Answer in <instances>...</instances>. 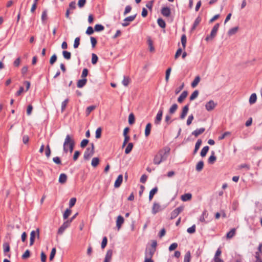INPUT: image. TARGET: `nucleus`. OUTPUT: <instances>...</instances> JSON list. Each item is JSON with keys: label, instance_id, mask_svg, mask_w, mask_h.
I'll use <instances>...</instances> for the list:
<instances>
[{"label": "nucleus", "instance_id": "obj_1", "mask_svg": "<svg viewBox=\"0 0 262 262\" xmlns=\"http://www.w3.org/2000/svg\"><path fill=\"white\" fill-rule=\"evenodd\" d=\"M170 148L168 146L160 149L155 156L153 162L156 165H159L161 163L166 160L170 152Z\"/></svg>", "mask_w": 262, "mask_h": 262}, {"label": "nucleus", "instance_id": "obj_2", "mask_svg": "<svg viewBox=\"0 0 262 262\" xmlns=\"http://www.w3.org/2000/svg\"><path fill=\"white\" fill-rule=\"evenodd\" d=\"M75 141L72 136L67 135L66 137L63 145V151L67 153L69 151L71 153L73 151Z\"/></svg>", "mask_w": 262, "mask_h": 262}, {"label": "nucleus", "instance_id": "obj_3", "mask_svg": "<svg viewBox=\"0 0 262 262\" xmlns=\"http://www.w3.org/2000/svg\"><path fill=\"white\" fill-rule=\"evenodd\" d=\"M220 27V24H216L211 31L210 35H208L205 38V40L207 41H209L213 40V39L216 36L217 32L219 30Z\"/></svg>", "mask_w": 262, "mask_h": 262}, {"label": "nucleus", "instance_id": "obj_4", "mask_svg": "<svg viewBox=\"0 0 262 262\" xmlns=\"http://www.w3.org/2000/svg\"><path fill=\"white\" fill-rule=\"evenodd\" d=\"M91 147H88L86 149L83 155L84 160H88L93 155L94 153V144L93 143H91Z\"/></svg>", "mask_w": 262, "mask_h": 262}, {"label": "nucleus", "instance_id": "obj_5", "mask_svg": "<svg viewBox=\"0 0 262 262\" xmlns=\"http://www.w3.org/2000/svg\"><path fill=\"white\" fill-rule=\"evenodd\" d=\"M36 236H37L38 238L39 237V229H37L36 231L33 230L31 232L30 237V246L33 245Z\"/></svg>", "mask_w": 262, "mask_h": 262}, {"label": "nucleus", "instance_id": "obj_6", "mask_svg": "<svg viewBox=\"0 0 262 262\" xmlns=\"http://www.w3.org/2000/svg\"><path fill=\"white\" fill-rule=\"evenodd\" d=\"M71 220H67L64 222L58 230V234H62L65 230L70 226Z\"/></svg>", "mask_w": 262, "mask_h": 262}, {"label": "nucleus", "instance_id": "obj_7", "mask_svg": "<svg viewBox=\"0 0 262 262\" xmlns=\"http://www.w3.org/2000/svg\"><path fill=\"white\" fill-rule=\"evenodd\" d=\"M162 115H163V109L160 108L156 117V118L154 121V123L156 125H159L160 124L161 121L162 120Z\"/></svg>", "mask_w": 262, "mask_h": 262}, {"label": "nucleus", "instance_id": "obj_8", "mask_svg": "<svg viewBox=\"0 0 262 262\" xmlns=\"http://www.w3.org/2000/svg\"><path fill=\"white\" fill-rule=\"evenodd\" d=\"M136 16V14H135L134 15H131V16L126 17L123 20L124 22L122 24V26H123V27L128 26L129 24V22L133 21L135 19Z\"/></svg>", "mask_w": 262, "mask_h": 262}, {"label": "nucleus", "instance_id": "obj_9", "mask_svg": "<svg viewBox=\"0 0 262 262\" xmlns=\"http://www.w3.org/2000/svg\"><path fill=\"white\" fill-rule=\"evenodd\" d=\"M162 210V208L159 203L156 202L154 203L151 211L153 214H156L157 213L161 211Z\"/></svg>", "mask_w": 262, "mask_h": 262}, {"label": "nucleus", "instance_id": "obj_10", "mask_svg": "<svg viewBox=\"0 0 262 262\" xmlns=\"http://www.w3.org/2000/svg\"><path fill=\"white\" fill-rule=\"evenodd\" d=\"M216 106V103H215L213 100H210L205 105V108L208 111H211Z\"/></svg>", "mask_w": 262, "mask_h": 262}, {"label": "nucleus", "instance_id": "obj_11", "mask_svg": "<svg viewBox=\"0 0 262 262\" xmlns=\"http://www.w3.org/2000/svg\"><path fill=\"white\" fill-rule=\"evenodd\" d=\"M161 14L165 17H169L170 15L171 11L169 7H164L161 9Z\"/></svg>", "mask_w": 262, "mask_h": 262}, {"label": "nucleus", "instance_id": "obj_12", "mask_svg": "<svg viewBox=\"0 0 262 262\" xmlns=\"http://www.w3.org/2000/svg\"><path fill=\"white\" fill-rule=\"evenodd\" d=\"M123 181V176L120 174L117 177L116 180L115 182L114 187L115 188H118L120 186Z\"/></svg>", "mask_w": 262, "mask_h": 262}, {"label": "nucleus", "instance_id": "obj_13", "mask_svg": "<svg viewBox=\"0 0 262 262\" xmlns=\"http://www.w3.org/2000/svg\"><path fill=\"white\" fill-rule=\"evenodd\" d=\"M155 251L156 250L154 248L146 249L145 251V257L151 258Z\"/></svg>", "mask_w": 262, "mask_h": 262}, {"label": "nucleus", "instance_id": "obj_14", "mask_svg": "<svg viewBox=\"0 0 262 262\" xmlns=\"http://www.w3.org/2000/svg\"><path fill=\"white\" fill-rule=\"evenodd\" d=\"M189 110V105L187 104L185 106H184L183 108L182 112L180 115V119H183L186 117L188 112Z\"/></svg>", "mask_w": 262, "mask_h": 262}, {"label": "nucleus", "instance_id": "obj_15", "mask_svg": "<svg viewBox=\"0 0 262 262\" xmlns=\"http://www.w3.org/2000/svg\"><path fill=\"white\" fill-rule=\"evenodd\" d=\"M124 218L121 215H119L117 217V221H116V226L118 228V229L119 230L121 227V225L124 223Z\"/></svg>", "mask_w": 262, "mask_h": 262}, {"label": "nucleus", "instance_id": "obj_16", "mask_svg": "<svg viewBox=\"0 0 262 262\" xmlns=\"http://www.w3.org/2000/svg\"><path fill=\"white\" fill-rule=\"evenodd\" d=\"M205 129L204 127L200 128L199 129H196L193 132H192L191 134L194 135L195 137H198L199 135L203 134Z\"/></svg>", "mask_w": 262, "mask_h": 262}, {"label": "nucleus", "instance_id": "obj_17", "mask_svg": "<svg viewBox=\"0 0 262 262\" xmlns=\"http://www.w3.org/2000/svg\"><path fill=\"white\" fill-rule=\"evenodd\" d=\"M208 215V213H207V210H204L202 215L200 216L199 221L201 222L207 223V222H206L205 221V218L207 217Z\"/></svg>", "mask_w": 262, "mask_h": 262}, {"label": "nucleus", "instance_id": "obj_18", "mask_svg": "<svg viewBox=\"0 0 262 262\" xmlns=\"http://www.w3.org/2000/svg\"><path fill=\"white\" fill-rule=\"evenodd\" d=\"M187 95L188 93L187 91H183L178 99V102L182 103L184 101V100L187 97Z\"/></svg>", "mask_w": 262, "mask_h": 262}, {"label": "nucleus", "instance_id": "obj_19", "mask_svg": "<svg viewBox=\"0 0 262 262\" xmlns=\"http://www.w3.org/2000/svg\"><path fill=\"white\" fill-rule=\"evenodd\" d=\"M86 82L87 79L86 78H82V79H80L77 81V86L79 88H81L86 84Z\"/></svg>", "mask_w": 262, "mask_h": 262}, {"label": "nucleus", "instance_id": "obj_20", "mask_svg": "<svg viewBox=\"0 0 262 262\" xmlns=\"http://www.w3.org/2000/svg\"><path fill=\"white\" fill-rule=\"evenodd\" d=\"M214 155H215L214 151H212L211 152V155L209 157V158L208 159V162L209 164H212L216 161V158Z\"/></svg>", "mask_w": 262, "mask_h": 262}, {"label": "nucleus", "instance_id": "obj_21", "mask_svg": "<svg viewBox=\"0 0 262 262\" xmlns=\"http://www.w3.org/2000/svg\"><path fill=\"white\" fill-rule=\"evenodd\" d=\"M181 200L184 201L186 202L187 201L190 200L192 198V194L190 193H185L182 195H181Z\"/></svg>", "mask_w": 262, "mask_h": 262}, {"label": "nucleus", "instance_id": "obj_22", "mask_svg": "<svg viewBox=\"0 0 262 262\" xmlns=\"http://www.w3.org/2000/svg\"><path fill=\"white\" fill-rule=\"evenodd\" d=\"M202 141L201 139H198L197 142L195 143L194 149L193 151V154L195 155L199 149L200 148V147L201 145L202 144Z\"/></svg>", "mask_w": 262, "mask_h": 262}, {"label": "nucleus", "instance_id": "obj_23", "mask_svg": "<svg viewBox=\"0 0 262 262\" xmlns=\"http://www.w3.org/2000/svg\"><path fill=\"white\" fill-rule=\"evenodd\" d=\"M67 176L65 173H61L59 178V182L61 184H64L66 182Z\"/></svg>", "mask_w": 262, "mask_h": 262}, {"label": "nucleus", "instance_id": "obj_24", "mask_svg": "<svg viewBox=\"0 0 262 262\" xmlns=\"http://www.w3.org/2000/svg\"><path fill=\"white\" fill-rule=\"evenodd\" d=\"M158 190V187H155V188H154L150 191L149 194V201H151L154 195L157 192Z\"/></svg>", "mask_w": 262, "mask_h": 262}, {"label": "nucleus", "instance_id": "obj_25", "mask_svg": "<svg viewBox=\"0 0 262 262\" xmlns=\"http://www.w3.org/2000/svg\"><path fill=\"white\" fill-rule=\"evenodd\" d=\"M151 128V123H147L145 129V136L146 137H148L149 135V134L150 133Z\"/></svg>", "mask_w": 262, "mask_h": 262}, {"label": "nucleus", "instance_id": "obj_26", "mask_svg": "<svg viewBox=\"0 0 262 262\" xmlns=\"http://www.w3.org/2000/svg\"><path fill=\"white\" fill-rule=\"evenodd\" d=\"M200 79L199 76H196L191 84V87L193 88H195L200 82Z\"/></svg>", "mask_w": 262, "mask_h": 262}, {"label": "nucleus", "instance_id": "obj_27", "mask_svg": "<svg viewBox=\"0 0 262 262\" xmlns=\"http://www.w3.org/2000/svg\"><path fill=\"white\" fill-rule=\"evenodd\" d=\"M257 96L255 93H253L250 97L249 102L250 104H254L256 101Z\"/></svg>", "mask_w": 262, "mask_h": 262}, {"label": "nucleus", "instance_id": "obj_28", "mask_svg": "<svg viewBox=\"0 0 262 262\" xmlns=\"http://www.w3.org/2000/svg\"><path fill=\"white\" fill-rule=\"evenodd\" d=\"M209 147L208 146H206L202 148V149L201 150V151L200 153L201 156L202 157L206 156L207 153L208 152V151L209 150Z\"/></svg>", "mask_w": 262, "mask_h": 262}, {"label": "nucleus", "instance_id": "obj_29", "mask_svg": "<svg viewBox=\"0 0 262 262\" xmlns=\"http://www.w3.org/2000/svg\"><path fill=\"white\" fill-rule=\"evenodd\" d=\"M204 167V162L203 161H199L196 165V170L201 171Z\"/></svg>", "mask_w": 262, "mask_h": 262}, {"label": "nucleus", "instance_id": "obj_30", "mask_svg": "<svg viewBox=\"0 0 262 262\" xmlns=\"http://www.w3.org/2000/svg\"><path fill=\"white\" fill-rule=\"evenodd\" d=\"M235 234V229H232L229 232H228L226 234V237L227 238H232Z\"/></svg>", "mask_w": 262, "mask_h": 262}, {"label": "nucleus", "instance_id": "obj_31", "mask_svg": "<svg viewBox=\"0 0 262 262\" xmlns=\"http://www.w3.org/2000/svg\"><path fill=\"white\" fill-rule=\"evenodd\" d=\"M112 254H113V251L112 250H107L104 259L110 261L112 259Z\"/></svg>", "mask_w": 262, "mask_h": 262}, {"label": "nucleus", "instance_id": "obj_32", "mask_svg": "<svg viewBox=\"0 0 262 262\" xmlns=\"http://www.w3.org/2000/svg\"><path fill=\"white\" fill-rule=\"evenodd\" d=\"M201 21V18L200 16L197 17L193 23V26L192 27V30H194L195 28L197 27V26L200 24Z\"/></svg>", "mask_w": 262, "mask_h": 262}, {"label": "nucleus", "instance_id": "obj_33", "mask_svg": "<svg viewBox=\"0 0 262 262\" xmlns=\"http://www.w3.org/2000/svg\"><path fill=\"white\" fill-rule=\"evenodd\" d=\"M157 23H158V25L162 28H165V27H166V24H165V21L160 18H158V20H157Z\"/></svg>", "mask_w": 262, "mask_h": 262}, {"label": "nucleus", "instance_id": "obj_34", "mask_svg": "<svg viewBox=\"0 0 262 262\" xmlns=\"http://www.w3.org/2000/svg\"><path fill=\"white\" fill-rule=\"evenodd\" d=\"M133 147V144L132 143H129L127 145L125 150V153L126 154H128L132 151Z\"/></svg>", "mask_w": 262, "mask_h": 262}, {"label": "nucleus", "instance_id": "obj_35", "mask_svg": "<svg viewBox=\"0 0 262 262\" xmlns=\"http://www.w3.org/2000/svg\"><path fill=\"white\" fill-rule=\"evenodd\" d=\"M191 259V253L190 251L186 252L184 256L183 262H190Z\"/></svg>", "mask_w": 262, "mask_h": 262}, {"label": "nucleus", "instance_id": "obj_36", "mask_svg": "<svg viewBox=\"0 0 262 262\" xmlns=\"http://www.w3.org/2000/svg\"><path fill=\"white\" fill-rule=\"evenodd\" d=\"M96 106L95 105H91L88 106L86 109V116L89 115V114L96 108Z\"/></svg>", "mask_w": 262, "mask_h": 262}, {"label": "nucleus", "instance_id": "obj_37", "mask_svg": "<svg viewBox=\"0 0 262 262\" xmlns=\"http://www.w3.org/2000/svg\"><path fill=\"white\" fill-rule=\"evenodd\" d=\"M62 55L63 57L67 60H69L71 59V54L70 52H68L67 51H63L62 52Z\"/></svg>", "mask_w": 262, "mask_h": 262}, {"label": "nucleus", "instance_id": "obj_38", "mask_svg": "<svg viewBox=\"0 0 262 262\" xmlns=\"http://www.w3.org/2000/svg\"><path fill=\"white\" fill-rule=\"evenodd\" d=\"M104 29L103 26L100 24H97L95 26L94 30L95 31L100 32L102 31Z\"/></svg>", "mask_w": 262, "mask_h": 262}, {"label": "nucleus", "instance_id": "obj_39", "mask_svg": "<svg viewBox=\"0 0 262 262\" xmlns=\"http://www.w3.org/2000/svg\"><path fill=\"white\" fill-rule=\"evenodd\" d=\"M199 95V91L198 90L194 91L190 96L189 99L190 101L194 100L198 97Z\"/></svg>", "mask_w": 262, "mask_h": 262}, {"label": "nucleus", "instance_id": "obj_40", "mask_svg": "<svg viewBox=\"0 0 262 262\" xmlns=\"http://www.w3.org/2000/svg\"><path fill=\"white\" fill-rule=\"evenodd\" d=\"M181 43L184 49L186 47V42H187V38L185 34H183L181 36Z\"/></svg>", "mask_w": 262, "mask_h": 262}, {"label": "nucleus", "instance_id": "obj_41", "mask_svg": "<svg viewBox=\"0 0 262 262\" xmlns=\"http://www.w3.org/2000/svg\"><path fill=\"white\" fill-rule=\"evenodd\" d=\"M178 108V105L176 103L173 104L169 108V113L172 114L175 113Z\"/></svg>", "mask_w": 262, "mask_h": 262}, {"label": "nucleus", "instance_id": "obj_42", "mask_svg": "<svg viewBox=\"0 0 262 262\" xmlns=\"http://www.w3.org/2000/svg\"><path fill=\"white\" fill-rule=\"evenodd\" d=\"M99 163V159L98 158H93L92 160L91 164L93 167H96Z\"/></svg>", "mask_w": 262, "mask_h": 262}, {"label": "nucleus", "instance_id": "obj_43", "mask_svg": "<svg viewBox=\"0 0 262 262\" xmlns=\"http://www.w3.org/2000/svg\"><path fill=\"white\" fill-rule=\"evenodd\" d=\"M128 123L132 125L135 123V116L133 113H130L128 116Z\"/></svg>", "mask_w": 262, "mask_h": 262}, {"label": "nucleus", "instance_id": "obj_44", "mask_svg": "<svg viewBox=\"0 0 262 262\" xmlns=\"http://www.w3.org/2000/svg\"><path fill=\"white\" fill-rule=\"evenodd\" d=\"M98 58L97 55L96 54H95V53H92V63L94 65L96 64L98 61Z\"/></svg>", "mask_w": 262, "mask_h": 262}, {"label": "nucleus", "instance_id": "obj_45", "mask_svg": "<svg viewBox=\"0 0 262 262\" xmlns=\"http://www.w3.org/2000/svg\"><path fill=\"white\" fill-rule=\"evenodd\" d=\"M237 30H238L237 27L232 28L228 31V34L230 36L234 34L235 33H236V32L237 31Z\"/></svg>", "mask_w": 262, "mask_h": 262}, {"label": "nucleus", "instance_id": "obj_46", "mask_svg": "<svg viewBox=\"0 0 262 262\" xmlns=\"http://www.w3.org/2000/svg\"><path fill=\"white\" fill-rule=\"evenodd\" d=\"M130 82V78L128 77H124V78L122 81V83L123 85L126 86L128 85Z\"/></svg>", "mask_w": 262, "mask_h": 262}, {"label": "nucleus", "instance_id": "obj_47", "mask_svg": "<svg viewBox=\"0 0 262 262\" xmlns=\"http://www.w3.org/2000/svg\"><path fill=\"white\" fill-rule=\"evenodd\" d=\"M71 213V210L70 209H67L63 214V218L64 220L67 219Z\"/></svg>", "mask_w": 262, "mask_h": 262}, {"label": "nucleus", "instance_id": "obj_48", "mask_svg": "<svg viewBox=\"0 0 262 262\" xmlns=\"http://www.w3.org/2000/svg\"><path fill=\"white\" fill-rule=\"evenodd\" d=\"M4 252L7 253L10 251V246L8 243H5L3 244Z\"/></svg>", "mask_w": 262, "mask_h": 262}, {"label": "nucleus", "instance_id": "obj_49", "mask_svg": "<svg viewBox=\"0 0 262 262\" xmlns=\"http://www.w3.org/2000/svg\"><path fill=\"white\" fill-rule=\"evenodd\" d=\"M68 102H69L68 99H66L62 102V103H61V112H63L64 111Z\"/></svg>", "mask_w": 262, "mask_h": 262}, {"label": "nucleus", "instance_id": "obj_50", "mask_svg": "<svg viewBox=\"0 0 262 262\" xmlns=\"http://www.w3.org/2000/svg\"><path fill=\"white\" fill-rule=\"evenodd\" d=\"M187 231L190 234L194 233L195 232V225H193L191 227L188 228Z\"/></svg>", "mask_w": 262, "mask_h": 262}, {"label": "nucleus", "instance_id": "obj_51", "mask_svg": "<svg viewBox=\"0 0 262 262\" xmlns=\"http://www.w3.org/2000/svg\"><path fill=\"white\" fill-rule=\"evenodd\" d=\"M102 129L101 127H98L96 131V138L99 139L101 136Z\"/></svg>", "mask_w": 262, "mask_h": 262}, {"label": "nucleus", "instance_id": "obj_52", "mask_svg": "<svg viewBox=\"0 0 262 262\" xmlns=\"http://www.w3.org/2000/svg\"><path fill=\"white\" fill-rule=\"evenodd\" d=\"M147 42L149 47V50L150 51H154L155 49L152 45V41L151 40V38L149 37L147 40Z\"/></svg>", "mask_w": 262, "mask_h": 262}, {"label": "nucleus", "instance_id": "obj_53", "mask_svg": "<svg viewBox=\"0 0 262 262\" xmlns=\"http://www.w3.org/2000/svg\"><path fill=\"white\" fill-rule=\"evenodd\" d=\"M107 238L106 236H104L103 237V239H102V243H101V248L102 249H104L106 245H107Z\"/></svg>", "mask_w": 262, "mask_h": 262}, {"label": "nucleus", "instance_id": "obj_54", "mask_svg": "<svg viewBox=\"0 0 262 262\" xmlns=\"http://www.w3.org/2000/svg\"><path fill=\"white\" fill-rule=\"evenodd\" d=\"M30 255V252L29 250H27L25 253L22 255V258L26 259L28 258Z\"/></svg>", "mask_w": 262, "mask_h": 262}, {"label": "nucleus", "instance_id": "obj_55", "mask_svg": "<svg viewBox=\"0 0 262 262\" xmlns=\"http://www.w3.org/2000/svg\"><path fill=\"white\" fill-rule=\"evenodd\" d=\"M76 202V199L75 198H71L69 202V207L72 208V207H73L75 205Z\"/></svg>", "mask_w": 262, "mask_h": 262}, {"label": "nucleus", "instance_id": "obj_56", "mask_svg": "<svg viewBox=\"0 0 262 262\" xmlns=\"http://www.w3.org/2000/svg\"><path fill=\"white\" fill-rule=\"evenodd\" d=\"M79 43H80V38L79 37H76L75 39L74 43V45H73L74 48L76 49V48H78V47L79 45Z\"/></svg>", "mask_w": 262, "mask_h": 262}, {"label": "nucleus", "instance_id": "obj_57", "mask_svg": "<svg viewBox=\"0 0 262 262\" xmlns=\"http://www.w3.org/2000/svg\"><path fill=\"white\" fill-rule=\"evenodd\" d=\"M57 60V56L56 54H54L52 56L50 59V63L53 65Z\"/></svg>", "mask_w": 262, "mask_h": 262}, {"label": "nucleus", "instance_id": "obj_58", "mask_svg": "<svg viewBox=\"0 0 262 262\" xmlns=\"http://www.w3.org/2000/svg\"><path fill=\"white\" fill-rule=\"evenodd\" d=\"M47 19V11L44 10L41 14V20L42 22L45 21Z\"/></svg>", "mask_w": 262, "mask_h": 262}, {"label": "nucleus", "instance_id": "obj_59", "mask_svg": "<svg viewBox=\"0 0 262 262\" xmlns=\"http://www.w3.org/2000/svg\"><path fill=\"white\" fill-rule=\"evenodd\" d=\"M171 68H169L167 69L166 71V75H165V80L167 82L169 80V75L171 72Z\"/></svg>", "mask_w": 262, "mask_h": 262}, {"label": "nucleus", "instance_id": "obj_60", "mask_svg": "<svg viewBox=\"0 0 262 262\" xmlns=\"http://www.w3.org/2000/svg\"><path fill=\"white\" fill-rule=\"evenodd\" d=\"M193 115L192 114H191L188 116V118L187 120L186 124L187 125H189L192 123V120H193Z\"/></svg>", "mask_w": 262, "mask_h": 262}, {"label": "nucleus", "instance_id": "obj_61", "mask_svg": "<svg viewBox=\"0 0 262 262\" xmlns=\"http://www.w3.org/2000/svg\"><path fill=\"white\" fill-rule=\"evenodd\" d=\"M178 247V244L176 243H173L170 245L169 247V250L170 251H173L175 250Z\"/></svg>", "mask_w": 262, "mask_h": 262}, {"label": "nucleus", "instance_id": "obj_62", "mask_svg": "<svg viewBox=\"0 0 262 262\" xmlns=\"http://www.w3.org/2000/svg\"><path fill=\"white\" fill-rule=\"evenodd\" d=\"M55 253H56V248H53L51 250L50 255L49 258H50V260H52L53 259V258L55 256Z\"/></svg>", "mask_w": 262, "mask_h": 262}, {"label": "nucleus", "instance_id": "obj_63", "mask_svg": "<svg viewBox=\"0 0 262 262\" xmlns=\"http://www.w3.org/2000/svg\"><path fill=\"white\" fill-rule=\"evenodd\" d=\"M89 143V140L88 139H83L80 143V146L81 148L85 147Z\"/></svg>", "mask_w": 262, "mask_h": 262}, {"label": "nucleus", "instance_id": "obj_64", "mask_svg": "<svg viewBox=\"0 0 262 262\" xmlns=\"http://www.w3.org/2000/svg\"><path fill=\"white\" fill-rule=\"evenodd\" d=\"M94 29L92 27L89 26L86 31V34L88 35H91L94 33Z\"/></svg>", "mask_w": 262, "mask_h": 262}]
</instances>
